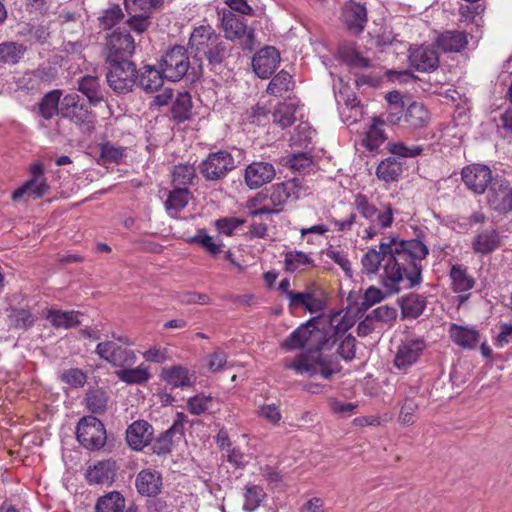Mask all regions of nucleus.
<instances>
[{"label":"nucleus","mask_w":512,"mask_h":512,"mask_svg":"<svg viewBox=\"0 0 512 512\" xmlns=\"http://www.w3.org/2000/svg\"><path fill=\"white\" fill-rule=\"evenodd\" d=\"M427 254L428 248L419 240L389 238L380 242L379 250L371 248L363 255L362 272L375 275L384 262L381 283L387 294H395L404 279L409 281L410 287L421 282V261Z\"/></svg>","instance_id":"nucleus-1"},{"label":"nucleus","mask_w":512,"mask_h":512,"mask_svg":"<svg viewBox=\"0 0 512 512\" xmlns=\"http://www.w3.org/2000/svg\"><path fill=\"white\" fill-rule=\"evenodd\" d=\"M332 338V336L327 337L326 332L316 328L311 322L301 325L283 341L282 347L287 350L305 348L307 352L292 359H285L283 366L303 377L311 378L320 375L324 379H330L332 375L339 372V366L318 352L326 348L330 340L334 344L336 339Z\"/></svg>","instance_id":"nucleus-2"},{"label":"nucleus","mask_w":512,"mask_h":512,"mask_svg":"<svg viewBox=\"0 0 512 512\" xmlns=\"http://www.w3.org/2000/svg\"><path fill=\"white\" fill-rule=\"evenodd\" d=\"M189 45L194 51L196 63L205 57L211 66L221 64L230 54L232 46L211 26H199L190 36Z\"/></svg>","instance_id":"nucleus-3"},{"label":"nucleus","mask_w":512,"mask_h":512,"mask_svg":"<svg viewBox=\"0 0 512 512\" xmlns=\"http://www.w3.org/2000/svg\"><path fill=\"white\" fill-rule=\"evenodd\" d=\"M354 205L360 216L367 221V226L362 223L363 228L358 232L363 239L374 238L383 229L391 227L394 221V210L390 205L377 208L363 194L355 196Z\"/></svg>","instance_id":"nucleus-4"},{"label":"nucleus","mask_w":512,"mask_h":512,"mask_svg":"<svg viewBox=\"0 0 512 512\" xmlns=\"http://www.w3.org/2000/svg\"><path fill=\"white\" fill-rule=\"evenodd\" d=\"M161 69L166 79L170 81L181 80L191 69L193 76L202 73V63L192 65L189 61L187 51L183 46H174L163 57Z\"/></svg>","instance_id":"nucleus-5"},{"label":"nucleus","mask_w":512,"mask_h":512,"mask_svg":"<svg viewBox=\"0 0 512 512\" xmlns=\"http://www.w3.org/2000/svg\"><path fill=\"white\" fill-rule=\"evenodd\" d=\"M107 63L106 79L109 87L117 94L131 92L137 80L136 65L130 60Z\"/></svg>","instance_id":"nucleus-6"},{"label":"nucleus","mask_w":512,"mask_h":512,"mask_svg":"<svg viewBox=\"0 0 512 512\" xmlns=\"http://www.w3.org/2000/svg\"><path fill=\"white\" fill-rule=\"evenodd\" d=\"M427 344L423 337L407 336L396 347L393 366L406 373L422 356Z\"/></svg>","instance_id":"nucleus-7"},{"label":"nucleus","mask_w":512,"mask_h":512,"mask_svg":"<svg viewBox=\"0 0 512 512\" xmlns=\"http://www.w3.org/2000/svg\"><path fill=\"white\" fill-rule=\"evenodd\" d=\"M76 438L84 448L99 450L106 443V429L104 424L96 417L85 416L78 422Z\"/></svg>","instance_id":"nucleus-8"},{"label":"nucleus","mask_w":512,"mask_h":512,"mask_svg":"<svg viewBox=\"0 0 512 512\" xmlns=\"http://www.w3.org/2000/svg\"><path fill=\"white\" fill-rule=\"evenodd\" d=\"M60 113L86 133H91L95 129L93 112L84 104H79V95L77 94H68L63 98Z\"/></svg>","instance_id":"nucleus-9"},{"label":"nucleus","mask_w":512,"mask_h":512,"mask_svg":"<svg viewBox=\"0 0 512 512\" xmlns=\"http://www.w3.org/2000/svg\"><path fill=\"white\" fill-rule=\"evenodd\" d=\"M235 168V160L227 151L210 153L199 165L200 174L207 181H218Z\"/></svg>","instance_id":"nucleus-10"},{"label":"nucleus","mask_w":512,"mask_h":512,"mask_svg":"<svg viewBox=\"0 0 512 512\" xmlns=\"http://www.w3.org/2000/svg\"><path fill=\"white\" fill-rule=\"evenodd\" d=\"M135 51V42L133 37L127 31H114L106 38V61H125Z\"/></svg>","instance_id":"nucleus-11"},{"label":"nucleus","mask_w":512,"mask_h":512,"mask_svg":"<svg viewBox=\"0 0 512 512\" xmlns=\"http://www.w3.org/2000/svg\"><path fill=\"white\" fill-rule=\"evenodd\" d=\"M95 353L104 361L115 367H129L135 364L136 354L133 350L122 347L113 341L97 344Z\"/></svg>","instance_id":"nucleus-12"},{"label":"nucleus","mask_w":512,"mask_h":512,"mask_svg":"<svg viewBox=\"0 0 512 512\" xmlns=\"http://www.w3.org/2000/svg\"><path fill=\"white\" fill-rule=\"evenodd\" d=\"M462 180L468 189L482 194L492 183V173L486 165L473 164L463 168Z\"/></svg>","instance_id":"nucleus-13"},{"label":"nucleus","mask_w":512,"mask_h":512,"mask_svg":"<svg viewBox=\"0 0 512 512\" xmlns=\"http://www.w3.org/2000/svg\"><path fill=\"white\" fill-rule=\"evenodd\" d=\"M410 65L420 72H431L439 66V55L432 46L419 45L410 48Z\"/></svg>","instance_id":"nucleus-14"},{"label":"nucleus","mask_w":512,"mask_h":512,"mask_svg":"<svg viewBox=\"0 0 512 512\" xmlns=\"http://www.w3.org/2000/svg\"><path fill=\"white\" fill-rule=\"evenodd\" d=\"M276 176L273 164L268 162H252L245 169L244 180L250 189H258L270 183Z\"/></svg>","instance_id":"nucleus-15"},{"label":"nucleus","mask_w":512,"mask_h":512,"mask_svg":"<svg viewBox=\"0 0 512 512\" xmlns=\"http://www.w3.org/2000/svg\"><path fill=\"white\" fill-rule=\"evenodd\" d=\"M280 63V54L274 47L260 49L252 59V67L258 77L269 78Z\"/></svg>","instance_id":"nucleus-16"},{"label":"nucleus","mask_w":512,"mask_h":512,"mask_svg":"<svg viewBox=\"0 0 512 512\" xmlns=\"http://www.w3.org/2000/svg\"><path fill=\"white\" fill-rule=\"evenodd\" d=\"M488 203L493 209L500 212L512 210V188L506 181L496 180L491 184Z\"/></svg>","instance_id":"nucleus-17"},{"label":"nucleus","mask_w":512,"mask_h":512,"mask_svg":"<svg viewBox=\"0 0 512 512\" xmlns=\"http://www.w3.org/2000/svg\"><path fill=\"white\" fill-rule=\"evenodd\" d=\"M342 16L350 31L360 33L364 30L367 23V9L364 4L349 0L343 8Z\"/></svg>","instance_id":"nucleus-18"},{"label":"nucleus","mask_w":512,"mask_h":512,"mask_svg":"<svg viewBox=\"0 0 512 512\" xmlns=\"http://www.w3.org/2000/svg\"><path fill=\"white\" fill-rule=\"evenodd\" d=\"M135 485L141 495L156 496L162 489V475L153 469H143L137 474Z\"/></svg>","instance_id":"nucleus-19"},{"label":"nucleus","mask_w":512,"mask_h":512,"mask_svg":"<svg viewBox=\"0 0 512 512\" xmlns=\"http://www.w3.org/2000/svg\"><path fill=\"white\" fill-rule=\"evenodd\" d=\"M153 428L144 420L133 422L126 431L128 445L134 450H141L148 445L152 439Z\"/></svg>","instance_id":"nucleus-20"},{"label":"nucleus","mask_w":512,"mask_h":512,"mask_svg":"<svg viewBox=\"0 0 512 512\" xmlns=\"http://www.w3.org/2000/svg\"><path fill=\"white\" fill-rule=\"evenodd\" d=\"M116 462L103 460L97 462L86 471V479L92 484L110 485L116 476Z\"/></svg>","instance_id":"nucleus-21"},{"label":"nucleus","mask_w":512,"mask_h":512,"mask_svg":"<svg viewBox=\"0 0 512 512\" xmlns=\"http://www.w3.org/2000/svg\"><path fill=\"white\" fill-rule=\"evenodd\" d=\"M44 317L56 329H71L81 324V313L78 311H63L55 308L47 309Z\"/></svg>","instance_id":"nucleus-22"},{"label":"nucleus","mask_w":512,"mask_h":512,"mask_svg":"<svg viewBox=\"0 0 512 512\" xmlns=\"http://www.w3.org/2000/svg\"><path fill=\"white\" fill-rule=\"evenodd\" d=\"M501 237L495 229H484L472 241V249L476 254L487 255L499 248Z\"/></svg>","instance_id":"nucleus-23"},{"label":"nucleus","mask_w":512,"mask_h":512,"mask_svg":"<svg viewBox=\"0 0 512 512\" xmlns=\"http://www.w3.org/2000/svg\"><path fill=\"white\" fill-rule=\"evenodd\" d=\"M164 75L153 66H144L139 75L137 74L136 83L147 93H154L163 85Z\"/></svg>","instance_id":"nucleus-24"},{"label":"nucleus","mask_w":512,"mask_h":512,"mask_svg":"<svg viewBox=\"0 0 512 512\" xmlns=\"http://www.w3.org/2000/svg\"><path fill=\"white\" fill-rule=\"evenodd\" d=\"M403 121L409 128L420 129L429 123L430 114L422 103L412 102L405 111Z\"/></svg>","instance_id":"nucleus-25"},{"label":"nucleus","mask_w":512,"mask_h":512,"mask_svg":"<svg viewBox=\"0 0 512 512\" xmlns=\"http://www.w3.org/2000/svg\"><path fill=\"white\" fill-rule=\"evenodd\" d=\"M436 43L444 52H459L466 47L468 40L463 31H446L438 36Z\"/></svg>","instance_id":"nucleus-26"},{"label":"nucleus","mask_w":512,"mask_h":512,"mask_svg":"<svg viewBox=\"0 0 512 512\" xmlns=\"http://www.w3.org/2000/svg\"><path fill=\"white\" fill-rule=\"evenodd\" d=\"M221 25L227 41L241 38L246 32V24L232 11L223 12Z\"/></svg>","instance_id":"nucleus-27"},{"label":"nucleus","mask_w":512,"mask_h":512,"mask_svg":"<svg viewBox=\"0 0 512 512\" xmlns=\"http://www.w3.org/2000/svg\"><path fill=\"white\" fill-rule=\"evenodd\" d=\"M163 379L173 387H188L193 383V374L182 366H173L163 369Z\"/></svg>","instance_id":"nucleus-28"},{"label":"nucleus","mask_w":512,"mask_h":512,"mask_svg":"<svg viewBox=\"0 0 512 512\" xmlns=\"http://www.w3.org/2000/svg\"><path fill=\"white\" fill-rule=\"evenodd\" d=\"M383 126V121L375 119L365 133L362 144L369 151L377 152L379 147L385 142L386 136L384 134Z\"/></svg>","instance_id":"nucleus-29"},{"label":"nucleus","mask_w":512,"mask_h":512,"mask_svg":"<svg viewBox=\"0 0 512 512\" xmlns=\"http://www.w3.org/2000/svg\"><path fill=\"white\" fill-rule=\"evenodd\" d=\"M451 339L463 348H473L479 341V334L476 330L464 328L456 324L451 325L450 330Z\"/></svg>","instance_id":"nucleus-30"},{"label":"nucleus","mask_w":512,"mask_h":512,"mask_svg":"<svg viewBox=\"0 0 512 512\" xmlns=\"http://www.w3.org/2000/svg\"><path fill=\"white\" fill-rule=\"evenodd\" d=\"M191 198L187 188H176L171 191L165 202V207L169 215L176 217L179 211L184 209Z\"/></svg>","instance_id":"nucleus-31"},{"label":"nucleus","mask_w":512,"mask_h":512,"mask_svg":"<svg viewBox=\"0 0 512 512\" xmlns=\"http://www.w3.org/2000/svg\"><path fill=\"white\" fill-rule=\"evenodd\" d=\"M92 104H97L103 100V93L98 77L86 75L79 81L78 86Z\"/></svg>","instance_id":"nucleus-32"},{"label":"nucleus","mask_w":512,"mask_h":512,"mask_svg":"<svg viewBox=\"0 0 512 512\" xmlns=\"http://www.w3.org/2000/svg\"><path fill=\"white\" fill-rule=\"evenodd\" d=\"M402 173V165L394 157H388L382 160L377 169V177L387 183L396 181Z\"/></svg>","instance_id":"nucleus-33"},{"label":"nucleus","mask_w":512,"mask_h":512,"mask_svg":"<svg viewBox=\"0 0 512 512\" xmlns=\"http://www.w3.org/2000/svg\"><path fill=\"white\" fill-rule=\"evenodd\" d=\"M95 508L97 512H123L125 499L119 492L113 491L100 497Z\"/></svg>","instance_id":"nucleus-34"},{"label":"nucleus","mask_w":512,"mask_h":512,"mask_svg":"<svg viewBox=\"0 0 512 512\" xmlns=\"http://www.w3.org/2000/svg\"><path fill=\"white\" fill-rule=\"evenodd\" d=\"M452 288L455 292H465L474 286V279L468 275L465 268L460 265H454L450 271Z\"/></svg>","instance_id":"nucleus-35"},{"label":"nucleus","mask_w":512,"mask_h":512,"mask_svg":"<svg viewBox=\"0 0 512 512\" xmlns=\"http://www.w3.org/2000/svg\"><path fill=\"white\" fill-rule=\"evenodd\" d=\"M295 112V103H279L273 112V121L282 128L289 127L295 121Z\"/></svg>","instance_id":"nucleus-36"},{"label":"nucleus","mask_w":512,"mask_h":512,"mask_svg":"<svg viewBox=\"0 0 512 512\" xmlns=\"http://www.w3.org/2000/svg\"><path fill=\"white\" fill-rule=\"evenodd\" d=\"M117 377L127 383V384H142L149 380L150 373L148 368L140 365L136 368H123L119 371H116Z\"/></svg>","instance_id":"nucleus-37"},{"label":"nucleus","mask_w":512,"mask_h":512,"mask_svg":"<svg viewBox=\"0 0 512 512\" xmlns=\"http://www.w3.org/2000/svg\"><path fill=\"white\" fill-rule=\"evenodd\" d=\"M60 97V90H52L42 98L39 105V111L43 118L49 120L60 112L58 108Z\"/></svg>","instance_id":"nucleus-38"},{"label":"nucleus","mask_w":512,"mask_h":512,"mask_svg":"<svg viewBox=\"0 0 512 512\" xmlns=\"http://www.w3.org/2000/svg\"><path fill=\"white\" fill-rule=\"evenodd\" d=\"M426 307V300L419 294H410L403 298L402 312L404 316L417 318L420 316Z\"/></svg>","instance_id":"nucleus-39"},{"label":"nucleus","mask_w":512,"mask_h":512,"mask_svg":"<svg viewBox=\"0 0 512 512\" xmlns=\"http://www.w3.org/2000/svg\"><path fill=\"white\" fill-rule=\"evenodd\" d=\"M192 101L189 93H179L172 105V116L178 122H183L190 117Z\"/></svg>","instance_id":"nucleus-40"},{"label":"nucleus","mask_w":512,"mask_h":512,"mask_svg":"<svg viewBox=\"0 0 512 512\" xmlns=\"http://www.w3.org/2000/svg\"><path fill=\"white\" fill-rule=\"evenodd\" d=\"M291 87V75L288 72L282 70L272 78L267 87V92L271 95L282 96L284 93L289 91Z\"/></svg>","instance_id":"nucleus-41"},{"label":"nucleus","mask_w":512,"mask_h":512,"mask_svg":"<svg viewBox=\"0 0 512 512\" xmlns=\"http://www.w3.org/2000/svg\"><path fill=\"white\" fill-rule=\"evenodd\" d=\"M292 187L293 186L288 184L287 181L274 184L271 187L269 195L272 206L282 210V206L285 205L289 199H292L290 194Z\"/></svg>","instance_id":"nucleus-42"},{"label":"nucleus","mask_w":512,"mask_h":512,"mask_svg":"<svg viewBox=\"0 0 512 512\" xmlns=\"http://www.w3.org/2000/svg\"><path fill=\"white\" fill-rule=\"evenodd\" d=\"M368 315L377 327L379 325L391 326L397 318V310L393 306L382 305L373 309Z\"/></svg>","instance_id":"nucleus-43"},{"label":"nucleus","mask_w":512,"mask_h":512,"mask_svg":"<svg viewBox=\"0 0 512 512\" xmlns=\"http://www.w3.org/2000/svg\"><path fill=\"white\" fill-rule=\"evenodd\" d=\"M266 494L262 487L255 484H248L245 487L244 494V510L248 512L254 511L265 498Z\"/></svg>","instance_id":"nucleus-44"},{"label":"nucleus","mask_w":512,"mask_h":512,"mask_svg":"<svg viewBox=\"0 0 512 512\" xmlns=\"http://www.w3.org/2000/svg\"><path fill=\"white\" fill-rule=\"evenodd\" d=\"M108 403L107 394L99 389L90 390L86 394L87 408L93 413H102L106 410Z\"/></svg>","instance_id":"nucleus-45"},{"label":"nucleus","mask_w":512,"mask_h":512,"mask_svg":"<svg viewBox=\"0 0 512 512\" xmlns=\"http://www.w3.org/2000/svg\"><path fill=\"white\" fill-rule=\"evenodd\" d=\"M25 48L15 42L0 44V61L5 63H17L23 56Z\"/></svg>","instance_id":"nucleus-46"},{"label":"nucleus","mask_w":512,"mask_h":512,"mask_svg":"<svg viewBox=\"0 0 512 512\" xmlns=\"http://www.w3.org/2000/svg\"><path fill=\"white\" fill-rule=\"evenodd\" d=\"M341 55L343 61L352 69L364 70L371 66L370 60L353 48L343 50Z\"/></svg>","instance_id":"nucleus-47"},{"label":"nucleus","mask_w":512,"mask_h":512,"mask_svg":"<svg viewBox=\"0 0 512 512\" xmlns=\"http://www.w3.org/2000/svg\"><path fill=\"white\" fill-rule=\"evenodd\" d=\"M285 268L293 272L304 265L312 264V259L302 251H290L285 254Z\"/></svg>","instance_id":"nucleus-48"},{"label":"nucleus","mask_w":512,"mask_h":512,"mask_svg":"<svg viewBox=\"0 0 512 512\" xmlns=\"http://www.w3.org/2000/svg\"><path fill=\"white\" fill-rule=\"evenodd\" d=\"M189 243H196L204 247L212 255H216L221 252V245L216 244L213 238L209 236L205 230H199L196 235L187 239Z\"/></svg>","instance_id":"nucleus-49"},{"label":"nucleus","mask_w":512,"mask_h":512,"mask_svg":"<svg viewBox=\"0 0 512 512\" xmlns=\"http://www.w3.org/2000/svg\"><path fill=\"white\" fill-rule=\"evenodd\" d=\"M124 17L120 6L115 5L106 9L102 16L99 17V24L104 30L112 28L114 25L119 23Z\"/></svg>","instance_id":"nucleus-50"},{"label":"nucleus","mask_w":512,"mask_h":512,"mask_svg":"<svg viewBox=\"0 0 512 512\" xmlns=\"http://www.w3.org/2000/svg\"><path fill=\"white\" fill-rule=\"evenodd\" d=\"M126 8L129 11H143V14H150L152 10L158 9L163 5V0H125Z\"/></svg>","instance_id":"nucleus-51"},{"label":"nucleus","mask_w":512,"mask_h":512,"mask_svg":"<svg viewBox=\"0 0 512 512\" xmlns=\"http://www.w3.org/2000/svg\"><path fill=\"white\" fill-rule=\"evenodd\" d=\"M195 176V169L189 164L176 165L173 170V183L175 185H187Z\"/></svg>","instance_id":"nucleus-52"},{"label":"nucleus","mask_w":512,"mask_h":512,"mask_svg":"<svg viewBox=\"0 0 512 512\" xmlns=\"http://www.w3.org/2000/svg\"><path fill=\"white\" fill-rule=\"evenodd\" d=\"M330 325L335 335H341L353 326V320L347 316V313L336 312L330 317Z\"/></svg>","instance_id":"nucleus-53"},{"label":"nucleus","mask_w":512,"mask_h":512,"mask_svg":"<svg viewBox=\"0 0 512 512\" xmlns=\"http://www.w3.org/2000/svg\"><path fill=\"white\" fill-rule=\"evenodd\" d=\"M312 164L311 157L308 153H296L288 156L286 165L295 171H302Z\"/></svg>","instance_id":"nucleus-54"},{"label":"nucleus","mask_w":512,"mask_h":512,"mask_svg":"<svg viewBox=\"0 0 512 512\" xmlns=\"http://www.w3.org/2000/svg\"><path fill=\"white\" fill-rule=\"evenodd\" d=\"M61 380L77 388L86 383V375L78 368H71L62 373Z\"/></svg>","instance_id":"nucleus-55"},{"label":"nucleus","mask_w":512,"mask_h":512,"mask_svg":"<svg viewBox=\"0 0 512 512\" xmlns=\"http://www.w3.org/2000/svg\"><path fill=\"white\" fill-rule=\"evenodd\" d=\"M258 414L273 425H277L282 418L279 406L274 403L262 405L259 408Z\"/></svg>","instance_id":"nucleus-56"},{"label":"nucleus","mask_w":512,"mask_h":512,"mask_svg":"<svg viewBox=\"0 0 512 512\" xmlns=\"http://www.w3.org/2000/svg\"><path fill=\"white\" fill-rule=\"evenodd\" d=\"M211 396H195L188 400V409L194 415H200L210 408Z\"/></svg>","instance_id":"nucleus-57"},{"label":"nucleus","mask_w":512,"mask_h":512,"mask_svg":"<svg viewBox=\"0 0 512 512\" xmlns=\"http://www.w3.org/2000/svg\"><path fill=\"white\" fill-rule=\"evenodd\" d=\"M384 298L382 291L374 286L369 287L365 293L361 302L359 311H365L376 303H379Z\"/></svg>","instance_id":"nucleus-58"},{"label":"nucleus","mask_w":512,"mask_h":512,"mask_svg":"<svg viewBox=\"0 0 512 512\" xmlns=\"http://www.w3.org/2000/svg\"><path fill=\"white\" fill-rule=\"evenodd\" d=\"M389 151L400 157H416L423 151L421 146L407 147L403 143L389 144Z\"/></svg>","instance_id":"nucleus-59"},{"label":"nucleus","mask_w":512,"mask_h":512,"mask_svg":"<svg viewBox=\"0 0 512 512\" xmlns=\"http://www.w3.org/2000/svg\"><path fill=\"white\" fill-rule=\"evenodd\" d=\"M417 409V403L413 399L406 398L400 411L399 421L403 424H412Z\"/></svg>","instance_id":"nucleus-60"},{"label":"nucleus","mask_w":512,"mask_h":512,"mask_svg":"<svg viewBox=\"0 0 512 512\" xmlns=\"http://www.w3.org/2000/svg\"><path fill=\"white\" fill-rule=\"evenodd\" d=\"M287 183L293 186L290 193L292 199L297 200L310 193V187L306 184V181L302 177H294L287 180Z\"/></svg>","instance_id":"nucleus-61"},{"label":"nucleus","mask_w":512,"mask_h":512,"mask_svg":"<svg viewBox=\"0 0 512 512\" xmlns=\"http://www.w3.org/2000/svg\"><path fill=\"white\" fill-rule=\"evenodd\" d=\"M124 155L122 147H116L110 143L103 144L101 147V157L105 161L118 162Z\"/></svg>","instance_id":"nucleus-62"},{"label":"nucleus","mask_w":512,"mask_h":512,"mask_svg":"<svg viewBox=\"0 0 512 512\" xmlns=\"http://www.w3.org/2000/svg\"><path fill=\"white\" fill-rule=\"evenodd\" d=\"M150 16L148 14H135L129 18L128 25L129 27L136 31L137 33H143L147 30L150 25Z\"/></svg>","instance_id":"nucleus-63"},{"label":"nucleus","mask_w":512,"mask_h":512,"mask_svg":"<svg viewBox=\"0 0 512 512\" xmlns=\"http://www.w3.org/2000/svg\"><path fill=\"white\" fill-rule=\"evenodd\" d=\"M245 221L238 218H222L216 221V227L220 233L231 235L233 230L242 225Z\"/></svg>","instance_id":"nucleus-64"}]
</instances>
